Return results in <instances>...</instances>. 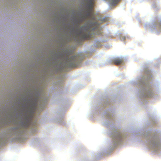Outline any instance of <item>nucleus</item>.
Masks as SVG:
<instances>
[{
    "label": "nucleus",
    "instance_id": "8",
    "mask_svg": "<svg viewBox=\"0 0 161 161\" xmlns=\"http://www.w3.org/2000/svg\"><path fill=\"white\" fill-rule=\"evenodd\" d=\"M147 80V78L145 76L141 78V79H139L140 83L141 84H146L147 82L146 81V80Z\"/></svg>",
    "mask_w": 161,
    "mask_h": 161
},
{
    "label": "nucleus",
    "instance_id": "5",
    "mask_svg": "<svg viewBox=\"0 0 161 161\" xmlns=\"http://www.w3.org/2000/svg\"><path fill=\"white\" fill-rule=\"evenodd\" d=\"M142 93H143L144 95L148 97H151L153 93V92L149 88L145 89L144 90Z\"/></svg>",
    "mask_w": 161,
    "mask_h": 161
},
{
    "label": "nucleus",
    "instance_id": "3",
    "mask_svg": "<svg viewBox=\"0 0 161 161\" xmlns=\"http://www.w3.org/2000/svg\"><path fill=\"white\" fill-rule=\"evenodd\" d=\"M26 127V123L20 121V125L18 130L19 134L20 135L22 134L25 130Z\"/></svg>",
    "mask_w": 161,
    "mask_h": 161
},
{
    "label": "nucleus",
    "instance_id": "1",
    "mask_svg": "<svg viewBox=\"0 0 161 161\" xmlns=\"http://www.w3.org/2000/svg\"><path fill=\"white\" fill-rule=\"evenodd\" d=\"M95 27H92L88 24L83 25L79 30V33L84 35L91 36L94 34Z\"/></svg>",
    "mask_w": 161,
    "mask_h": 161
},
{
    "label": "nucleus",
    "instance_id": "11",
    "mask_svg": "<svg viewBox=\"0 0 161 161\" xmlns=\"http://www.w3.org/2000/svg\"><path fill=\"white\" fill-rule=\"evenodd\" d=\"M108 1L111 4H114L116 3L119 0H108Z\"/></svg>",
    "mask_w": 161,
    "mask_h": 161
},
{
    "label": "nucleus",
    "instance_id": "10",
    "mask_svg": "<svg viewBox=\"0 0 161 161\" xmlns=\"http://www.w3.org/2000/svg\"><path fill=\"white\" fill-rule=\"evenodd\" d=\"M122 61V58H115L114 59V62L117 64H119L121 63Z\"/></svg>",
    "mask_w": 161,
    "mask_h": 161
},
{
    "label": "nucleus",
    "instance_id": "9",
    "mask_svg": "<svg viewBox=\"0 0 161 161\" xmlns=\"http://www.w3.org/2000/svg\"><path fill=\"white\" fill-rule=\"evenodd\" d=\"M151 144L154 147L158 146V141L155 139H154L152 140Z\"/></svg>",
    "mask_w": 161,
    "mask_h": 161
},
{
    "label": "nucleus",
    "instance_id": "7",
    "mask_svg": "<svg viewBox=\"0 0 161 161\" xmlns=\"http://www.w3.org/2000/svg\"><path fill=\"white\" fill-rule=\"evenodd\" d=\"M29 94H28L27 97V95H26L25 94L24 95H23L21 99H20V101H24L25 103H27L28 101H29L28 97H29Z\"/></svg>",
    "mask_w": 161,
    "mask_h": 161
},
{
    "label": "nucleus",
    "instance_id": "2",
    "mask_svg": "<svg viewBox=\"0 0 161 161\" xmlns=\"http://www.w3.org/2000/svg\"><path fill=\"white\" fill-rule=\"evenodd\" d=\"M82 60L79 53H76L75 55L71 57L68 59L69 66H73L78 64V63Z\"/></svg>",
    "mask_w": 161,
    "mask_h": 161
},
{
    "label": "nucleus",
    "instance_id": "4",
    "mask_svg": "<svg viewBox=\"0 0 161 161\" xmlns=\"http://www.w3.org/2000/svg\"><path fill=\"white\" fill-rule=\"evenodd\" d=\"M112 137L113 139L117 140L121 137L120 132L116 130H114L112 133Z\"/></svg>",
    "mask_w": 161,
    "mask_h": 161
},
{
    "label": "nucleus",
    "instance_id": "6",
    "mask_svg": "<svg viewBox=\"0 0 161 161\" xmlns=\"http://www.w3.org/2000/svg\"><path fill=\"white\" fill-rule=\"evenodd\" d=\"M94 0H86L87 6L90 9L92 8Z\"/></svg>",
    "mask_w": 161,
    "mask_h": 161
}]
</instances>
